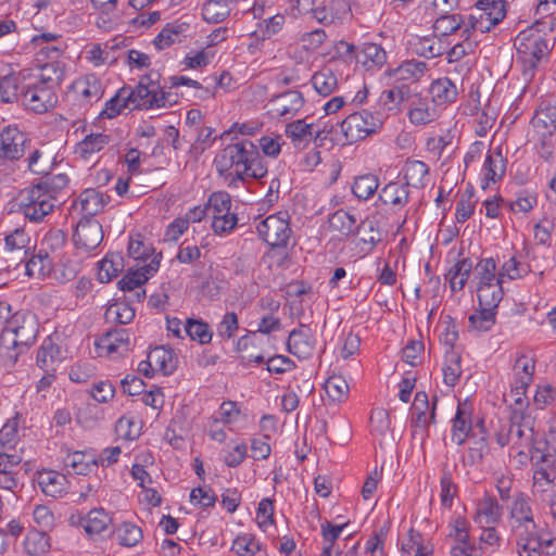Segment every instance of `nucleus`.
Segmentation results:
<instances>
[{
    "mask_svg": "<svg viewBox=\"0 0 556 556\" xmlns=\"http://www.w3.org/2000/svg\"><path fill=\"white\" fill-rule=\"evenodd\" d=\"M38 332L37 316L29 311H18L5 321L0 338L2 348L14 352L10 358L15 362L20 354L35 343Z\"/></svg>",
    "mask_w": 556,
    "mask_h": 556,
    "instance_id": "obj_1",
    "label": "nucleus"
},
{
    "mask_svg": "<svg viewBox=\"0 0 556 556\" xmlns=\"http://www.w3.org/2000/svg\"><path fill=\"white\" fill-rule=\"evenodd\" d=\"M257 156V147L250 140H240L227 144L214 159V166L220 176H233L240 181L247 180V166L250 157Z\"/></svg>",
    "mask_w": 556,
    "mask_h": 556,
    "instance_id": "obj_2",
    "label": "nucleus"
},
{
    "mask_svg": "<svg viewBox=\"0 0 556 556\" xmlns=\"http://www.w3.org/2000/svg\"><path fill=\"white\" fill-rule=\"evenodd\" d=\"M160 73L157 71H150L148 74L142 75L135 89L130 87L121 88L111 99L104 104H165L169 92L165 91V87L160 84Z\"/></svg>",
    "mask_w": 556,
    "mask_h": 556,
    "instance_id": "obj_3",
    "label": "nucleus"
},
{
    "mask_svg": "<svg viewBox=\"0 0 556 556\" xmlns=\"http://www.w3.org/2000/svg\"><path fill=\"white\" fill-rule=\"evenodd\" d=\"M514 45L517 50L518 59L525 66V73L531 72V75L542 58L551 50L547 40L539 30L533 28L520 31Z\"/></svg>",
    "mask_w": 556,
    "mask_h": 556,
    "instance_id": "obj_4",
    "label": "nucleus"
},
{
    "mask_svg": "<svg viewBox=\"0 0 556 556\" xmlns=\"http://www.w3.org/2000/svg\"><path fill=\"white\" fill-rule=\"evenodd\" d=\"M478 279L477 296L480 304L494 305L503 299L502 278L496 274V263L493 257L480 260L475 267Z\"/></svg>",
    "mask_w": 556,
    "mask_h": 556,
    "instance_id": "obj_5",
    "label": "nucleus"
},
{
    "mask_svg": "<svg viewBox=\"0 0 556 556\" xmlns=\"http://www.w3.org/2000/svg\"><path fill=\"white\" fill-rule=\"evenodd\" d=\"M507 2L505 0H478L477 11L468 15L467 28L464 34L490 31L506 16Z\"/></svg>",
    "mask_w": 556,
    "mask_h": 556,
    "instance_id": "obj_6",
    "label": "nucleus"
},
{
    "mask_svg": "<svg viewBox=\"0 0 556 556\" xmlns=\"http://www.w3.org/2000/svg\"><path fill=\"white\" fill-rule=\"evenodd\" d=\"M55 201L38 184L20 193V210L31 223H40L52 213Z\"/></svg>",
    "mask_w": 556,
    "mask_h": 556,
    "instance_id": "obj_7",
    "label": "nucleus"
},
{
    "mask_svg": "<svg viewBox=\"0 0 556 556\" xmlns=\"http://www.w3.org/2000/svg\"><path fill=\"white\" fill-rule=\"evenodd\" d=\"M258 236L271 248H286L292 230L287 212L267 216L257 225Z\"/></svg>",
    "mask_w": 556,
    "mask_h": 556,
    "instance_id": "obj_8",
    "label": "nucleus"
},
{
    "mask_svg": "<svg viewBox=\"0 0 556 556\" xmlns=\"http://www.w3.org/2000/svg\"><path fill=\"white\" fill-rule=\"evenodd\" d=\"M30 140L16 126H7L0 132V160L17 161L26 152Z\"/></svg>",
    "mask_w": 556,
    "mask_h": 556,
    "instance_id": "obj_9",
    "label": "nucleus"
},
{
    "mask_svg": "<svg viewBox=\"0 0 556 556\" xmlns=\"http://www.w3.org/2000/svg\"><path fill=\"white\" fill-rule=\"evenodd\" d=\"M520 556H541L540 536L535 521L510 523Z\"/></svg>",
    "mask_w": 556,
    "mask_h": 556,
    "instance_id": "obj_10",
    "label": "nucleus"
},
{
    "mask_svg": "<svg viewBox=\"0 0 556 556\" xmlns=\"http://www.w3.org/2000/svg\"><path fill=\"white\" fill-rule=\"evenodd\" d=\"M377 127V121L366 110L350 114L341 122V130L350 141H357L366 138L374 132Z\"/></svg>",
    "mask_w": 556,
    "mask_h": 556,
    "instance_id": "obj_11",
    "label": "nucleus"
},
{
    "mask_svg": "<svg viewBox=\"0 0 556 556\" xmlns=\"http://www.w3.org/2000/svg\"><path fill=\"white\" fill-rule=\"evenodd\" d=\"M103 240L101 224L90 217L79 220L73 235V241L78 250L90 252L98 248Z\"/></svg>",
    "mask_w": 556,
    "mask_h": 556,
    "instance_id": "obj_12",
    "label": "nucleus"
},
{
    "mask_svg": "<svg viewBox=\"0 0 556 556\" xmlns=\"http://www.w3.org/2000/svg\"><path fill=\"white\" fill-rule=\"evenodd\" d=\"M511 446L516 448L530 447L533 442L532 419L515 410L508 421Z\"/></svg>",
    "mask_w": 556,
    "mask_h": 556,
    "instance_id": "obj_13",
    "label": "nucleus"
},
{
    "mask_svg": "<svg viewBox=\"0 0 556 556\" xmlns=\"http://www.w3.org/2000/svg\"><path fill=\"white\" fill-rule=\"evenodd\" d=\"M316 340L312 330L301 325L298 329H293L288 338V351L301 359L308 358L315 349Z\"/></svg>",
    "mask_w": 556,
    "mask_h": 556,
    "instance_id": "obj_14",
    "label": "nucleus"
},
{
    "mask_svg": "<svg viewBox=\"0 0 556 556\" xmlns=\"http://www.w3.org/2000/svg\"><path fill=\"white\" fill-rule=\"evenodd\" d=\"M162 257V254L159 253L153 256V258L146 265H143L141 268L128 271L119 281L118 286L121 290L129 292L135 290L138 287L143 286L149 277H151L154 273L157 271L160 267V258Z\"/></svg>",
    "mask_w": 556,
    "mask_h": 556,
    "instance_id": "obj_15",
    "label": "nucleus"
},
{
    "mask_svg": "<svg viewBox=\"0 0 556 556\" xmlns=\"http://www.w3.org/2000/svg\"><path fill=\"white\" fill-rule=\"evenodd\" d=\"M190 24L187 21L177 20L167 23L160 34L154 38V46L157 50H163L176 42H181L188 37Z\"/></svg>",
    "mask_w": 556,
    "mask_h": 556,
    "instance_id": "obj_16",
    "label": "nucleus"
},
{
    "mask_svg": "<svg viewBox=\"0 0 556 556\" xmlns=\"http://www.w3.org/2000/svg\"><path fill=\"white\" fill-rule=\"evenodd\" d=\"M471 404L468 402L459 403L456 414L453 418L452 441L457 445H462L470 435L472 430Z\"/></svg>",
    "mask_w": 556,
    "mask_h": 556,
    "instance_id": "obj_17",
    "label": "nucleus"
},
{
    "mask_svg": "<svg viewBox=\"0 0 556 556\" xmlns=\"http://www.w3.org/2000/svg\"><path fill=\"white\" fill-rule=\"evenodd\" d=\"M130 340L127 329L116 328L108 331L97 342V348L100 352H105L106 355L114 353L123 354L129 351Z\"/></svg>",
    "mask_w": 556,
    "mask_h": 556,
    "instance_id": "obj_18",
    "label": "nucleus"
},
{
    "mask_svg": "<svg viewBox=\"0 0 556 556\" xmlns=\"http://www.w3.org/2000/svg\"><path fill=\"white\" fill-rule=\"evenodd\" d=\"M438 399L434 397L432 401L430 415L427 416L429 409L428 395L424 391H418L415 394V399L412 405V425L417 428L426 429L431 422L435 420V404Z\"/></svg>",
    "mask_w": 556,
    "mask_h": 556,
    "instance_id": "obj_19",
    "label": "nucleus"
},
{
    "mask_svg": "<svg viewBox=\"0 0 556 556\" xmlns=\"http://www.w3.org/2000/svg\"><path fill=\"white\" fill-rule=\"evenodd\" d=\"M37 481L41 491L54 498L62 496L67 488L66 476L54 470L39 471Z\"/></svg>",
    "mask_w": 556,
    "mask_h": 556,
    "instance_id": "obj_20",
    "label": "nucleus"
},
{
    "mask_svg": "<svg viewBox=\"0 0 556 556\" xmlns=\"http://www.w3.org/2000/svg\"><path fill=\"white\" fill-rule=\"evenodd\" d=\"M387 62V52L384 49L374 42H365L357 51V62L366 71H375L382 67Z\"/></svg>",
    "mask_w": 556,
    "mask_h": 556,
    "instance_id": "obj_21",
    "label": "nucleus"
},
{
    "mask_svg": "<svg viewBox=\"0 0 556 556\" xmlns=\"http://www.w3.org/2000/svg\"><path fill=\"white\" fill-rule=\"evenodd\" d=\"M60 362L61 350L59 345L53 341L52 338H46L37 352V366L42 369L43 372H51L56 370Z\"/></svg>",
    "mask_w": 556,
    "mask_h": 556,
    "instance_id": "obj_22",
    "label": "nucleus"
},
{
    "mask_svg": "<svg viewBox=\"0 0 556 556\" xmlns=\"http://www.w3.org/2000/svg\"><path fill=\"white\" fill-rule=\"evenodd\" d=\"M428 70L426 62L409 60L403 62L399 67L391 72L396 84L410 85L416 84Z\"/></svg>",
    "mask_w": 556,
    "mask_h": 556,
    "instance_id": "obj_23",
    "label": "nucleus"
},
{
    "mask_svg": "<svg viewBox=\"0 0 556 556\" xmlns=\"http://www.w3.org/2000/svg\"><path fill=\"white\" fill-rule=\"evenodd\" d=\"M503 515V508L494 497H484L477 504L475 521L480 527L496 525Z\"/></svg>",
    "mask_w": 556,
    "mask_h": 556,
    "instance_id": "obj_24",
    "label": "nucleus"
},
{
    "mask_svg": "<svg viewBox=\"0 0 556 556\" xmlns=\"http://www.w3.org/2000/svg\"><path fill=\"white\" fill-rule=\"evenodd\" d=\"M79 523L89 536H94L110 529L112 518L103 508H94L81 517Z\"/></svg>",
    "mask_w": 556,
    "mask_h": 556,
    "instance_id": "obj_25",
    "label": "nucleus"
},
{
    "mask_svg": "<svg viewBox=\"0 0 556 556\" xmlns=\"http://www.w3.org/2000/svg\"><path fill=\"white\" fill-rule=\"evenodd\" d=\"M63 463L68 472L73 475H87L93 467L98 466L97 457L85 451L67 453Z\"/></svg>",
    "mask_w": 556,
    "mask_h": 556,
    "instance_id": "obj_26",
    "label": "nucleus"
},
{
    "mask_svg": "<svg viewBox=\"0 0 556 556\" xmlns=\"http://www.w3.org/2000/svg\"><path fill=\"white\" fill-rule=\"evenodd\" d=\"M72 89L90 104L100 101L104 92L101 81L94 75H87L75 80L72 85Z\"/></svg>",
    "mask_w": 556,
    "mask_h": 556,
    "instance_id": "obj_27",
    "label": "nucleus"
},
{
    "mask_svg": "<svg viewBox=\"0 0 556 556\" xmlns=\"http://www.w3.org/2000/svg\"><path fill=\"white\" fill-rule=\"evenodd\" d=\"M355 233H359V242L362 251L365 254L372 252L375 247L382 240V231L379 228V223L375 219L366 218L357 225Z\"/></svg>",
    "mask_w": 556,
    "mask_h": 556,
    "instance_id": "obj_28",
    "label": "nucleus"
},
{
    "mask_svg": "<svg viewBox=\"0 0 556 556\" xmlns=\"http://www.w3.org/2000/svg\"><path fill=\"white\" fill-rule=\"evenodd\" d=\"M506 170L505 159L502 155L501 150L494 153H488L483 163L482 172V188L489 187L490 182H496L500 180Z\"/></svg>",
    "mask_w": 556,
    "mask_h": 556,
    "instance_id": "obj_29",
    "label": "nucleus"
},
{
    "mask_svg": "<svg viewBox=\"0 0 556 556\" xmlns=\"http://www.w3.org/2000/svg\"><path fill=\"white\" fill-rule=\"evenodd\" d=\"M408 197L409 190L405 184L391 181L380 190L378 199L386 205L401 208L408 202Z\"/></svg>",
    "mask_w": 556,
    "mask_h": 556,
    "instance_id": "obj_30",
    "label": "nucleus"
},
{
    "mask_svg": "<svg viewBox=\"0 0 556 556\" xmlns=\"http://www.w3.org/2000/svg\"><path fill=\"white\" fill-rule=\"evenodd\" d=\"M109 199L98 189L88 188L79 194L78 203L84 214L91 218L103 210Z\"/></svg>",
    "mask_w": 556,
    "mask_h": 556,
    "instance_id": "obj_31",
    "label": "nucleus"
},
{
    "mask_svg": "<svg viewBox=\"0 0 556 556\" xmlns=\"http://www.w3.org/2000/svg\"><path fill=\"white\" fill-rule=\"evenodd\" d=\"M432 102L434 104H451L457 99V87L447 77L434 80L429 89Z\"/></svg>",
    "mask_w": 556,
    "mask_h": 556,
    "instance_id": "obj_32",
    "label": "nucleus"
},
{
    "mask_svg": "<svg viewBox=\"0 0 556 556\" xmlns=\"http://www.w3.org/2000/svg\"><path fill=\"white\" fill-rule=\"evenodd\" d=\"M110 142V137L104 134H90L79 141L74 153L84 161H89L91 156L100 152Z\"/></svg>",
    "mask_w": 556,
    "mask_h": 556,
    "instance_id": "obj_33",
    "label": "nucleus"
},
{
    "mask_svg": "<svg viewBox=\"0 0 556 556\" xmlns=\"http://www.w3.org/2000/svg\"><path fill=\"white\" fill-rule=\"evenodd\" d=\"M501 301L494 305H484L479 303V309L469 316L470 328L477 331H489L495 324L496 308Z\"/></svg>",
    "mask_w": 556,
    "mask_h": 556,
    "instance_id": "obj_34",
    "label": "nucleus"
},
{
    "mask_svg": "<svg viewBox=\"0 0 556 556\" xmlns=\"http://www.w3.org/2000/svg\"><path fill=\"white\" fill-rule=\"evenodd\" d=\"M472 270V261L469 257L457 261L447 271L445 278L450 282L453 292L460 291L465 287Z\"/></svg>",
    "mask_w": 556,
    "mask_h": 556,
    "instance_id": "obj_35",
    "label": "nucleus"
},
{
    "mask_svg": "<svg viewBox=\"0 0 556 556\" xmlns=\"http://www.w3.org/2000/svg\"><path fill=\"white\" fill-rule=\"evenodd\" d=\"M468 15L462 14H443L437 15L433 24L434 31L441 36H448L457 30H465L467 28Z\"/></svg>",
    "mask_w": 556,
    "mask_h": 556,
    "instance_id": "obj_36",
    "label": "nucleus"
},
{
    "mask_svg": "<svg viewBox=\"0 0 556 556\" xmlns=\"http://www.w3.org/2000/svg\"><path fill=\"white\" fill-rule=\"evenodd\" d=\"M30 102H40L41 104H56L58 97L52 90L51 85H42L41 81L38 85L27 86L24 89L22 104Z\"/></svg>",
    "mask_w": 556,
    "mask_h": 556,
    "instance_id": "obj_37",
    "label": "nucleus"
},
{
    "mask_svg": "<svg viewBox=\"0 0 556 556\" xmlns=\"http://www.w3.org/2000/svg\"><path fill=\"white\" fill-rule=\"evenodd\" d=\"M286 134L298 149H304L314 139L312 125L304 119L294 121L286 126Z\"/></svg>",
    "mask_w": 556,
    "mask_h": 556,
    "instance_id": "obj_38",
    "label": "nucleus"
},
{
    "mask_svg": "<svg viewBox=\"0 0 556 556\" xmlns=\"http://www.w3.org/2000/svg\"><path fill=\"white\" fill-rule=\"evenodd\" d=\"M27 89L26 85H18L17 78L8 75L0 79V101L3 103H21L24 93Z\"/></svg>",
    "mask_w": 556,
    "mask_h": 556,
    "instance_id": "obj_39",
    "label": "nucleus"
},
{
    "mask_svg": "<svg viewBox=\"0 0 556 556\" xmlns=\"http://www.w3.org/2000/svg\"><path fill=\"white\" fill-rule=\"evenodd\" d=\"M429 175V166L422 161H407L404 169L405 185L414 188H422Z\"/></svg>",
    "mask_w": 556,
    "mask_h": 556,
    "instance_id": "obj_40",
    "label": "nucleus"
},
{
    "mask_svg": "<svg viewBox=\"0 0 556 556\" xmlns=\"http://www.w3.org/2000/svg\"><path fill=\"white\" fill-rule=\"evenodd\" d=\"M329 228L338 231L344 237L355 233L357 228L356 218L344 210H338L328 219Z\"/></svg>",
    "mask_w": 556,
    "mask_h": 556,
    "instance_id": "obj_41",
    "label": "nucleus"
},
{
    "mask_svg": "<svg viewBox=\"0 0 556 556\" xmlns=\"http://www.w3.org/2000/svg\"><path fill=\"white\" fill-rule=\"evenodd\" d=\"M150 362L164 375H169L176 369V358L170 349L156 346L148 354Z\"/></svg>",
    "mask_w": 556,
    "mask_h": 556,
    "instance_id": "obj_42",
    "label": "nucleus"
},
{
    "mask_svg": "<svg viewBox=\"0 0 556 556\" xmlns=\"http://www.w3.org/2000/svg\"><path fill=\"white\" fill-rule=\"evenodd\" d=\"M230 13L226 0H208L202 7V17L207 23L217 24L225 21Z\"/></svg>",
    "mask_w": 556,
    "mask_h": 556,
    "instance_id": "obj_43",
    "label": "nucleus"
},
{
    "mask_svg": "<svg viewBox=\"0 0 556 556\" xmlns=\"http://www.w3.org/2000/svg\"><path fill=\"white\" fill-rule=\"evenodd\" d=\"M379 187V179L372 174H365L354 179L352 192L359 200L371 198Z\"/></svg>",
    "mask_w": 556,
    "mask_h": 556,
    "instance_id": "obj_44",
    "label": "nucleus"
},
{
    "mask_svg": "<svg viewBox=\"0 0 556 556\" xmlns=\"http://www.w3.org/2000/svg\"><path fill=\"white\" fill-rule=\"evenodd\" d=\"M52 269V260L47 251L40 250L33 255L26 263V274L29 277H43L50 274Z\"/></svg>",
    "mask_w": 556,
    "mask_h": 556,
    "instance_id": "obj_45",
    "label": "nucleus"
},
{
    "mask_svg": "<svg viewBox=\"0 0 556 556\" xmlns=\"http://www.w3.org/2000/svg\"><path fill=\"white\" fill-rule=\"evenodd\" d=\"M184 332L190 337L191 340L198 341L200 344L210 343L212 340V331L210 326L201 320L188 318L184 325Z\"/></svg>",
    "mask_w": 556,
    "mask_h": 556,
    "instance_id": "obj_46",
    "label": "nucleus"
},
{
    "mask_svg": "<svg viewBox=\"0 0 556 556\" xmlns=\"http://www.w3.org/2000/svg\"><path fill=\"white\" fill-rule=\"evenodd\" d=\"M532 125L552 136L556 129V106H539L532 117Z\"/></svg>",
    "mask_w": 556,
    "mask_h": 556,
    "instance_id": "obj_47",
    "label": "nucleus"
},
{
    "mask_svg": "<svg viewBox=\"0 0 556 556\" xmlns=\"http://www.w3.org/2000/svg\"><path fill=\"white\" fill-rule=\"evenodd\" d=\"M380 100L387 102H407L408 104H417V94L412 92V89L406 84H397L391 89L384 90L381 93Z\"/></svg>",
    "mask_w": 556,
    "mask_h": 556,
    "instance_id": "obj_48",
    "label": "nucleus"
},
{
    "mask_svg": "<svg viewBox=\"0 0 556 556\" xmlns=\"http://www.w3.org/2000/svg\"><path fill=\"white\" fill-rule=\"evenodd\" d=\"M123 269V258L118 254L105 256L99 263L98 278L101 282H109Z\"/></svg>",
    "mask_w": 556,
    "mask_h": 556,
    "instance_id": "obj_49",
    "label": "nucleus"
},
{
    "mask_svg": "<svg viewBox=\"0 0 556 556\" xmlns=\"http://www.w3.org/2000/svg\"><path fill=\"white\" fill-rule=\"evenodd\" d=\"M444 383L454 387L462 375L460 355L455 351H446L443 366Z\"/></svg>",
    "mask_w": 556,
    "mask_h": 556,
    "instance_id": "obj_50",
    "label": "nucleus"
},
{
    "mask_svg": "<svg viewBox=\"0 0 556 556\" xmlns=\"http://www.w3.org/2000/svg\"><path fill=\"white\" fill-rule=\"evenodd\" d=\"M121 545L131 547L142 540V530L132 522L124 521L115 530Z\"/></svg>",
    "mask_w": 556,
    "mask_h": 556,
    "instance_id": "obj_51",
    "label": "nucleus"
},
{
    "mask_svg": "<svg viewBox=\"0 0 556 556\" xmlns=\"http://www.w3.org/2000/svg\"><path fill=\"white\" fill-rule=\"evenodd\" d=\"M135 308L128 302H115L111 304L106 312L105 318L119 325H127L135 318Z\"/></svg>",
    "mask_w": 556,
    "mask_h": 556,
    "instance_id": "obj_52",
    "label": "nucleus"
},
{
    "mask_svg": "<svg viewBox=\"0 0 556 556\" xmlns=\"http://www.w3.org/2000/svg\"><path fill=\"white\" fill-rule=\"evenodd\" d=\"M40 81L42 85H59L64 76V64L58 60L48 61L39 65Z\"/></svg>",
    "mask_w": 556,
    "mask_h": 556,
    "instance_id": "obj_53",
    "label": "nucleus"
},
{
    "mask_svg": "<svg viewBox=\"0 0 556 556\" xmlns=\"http://www.w3.org/2000/svg\"><path fill=\"white\" fill-rule=\"evenodd\" d=\"M514 381L521 384H530L533 379L534 361L527 355L516 358L514 367Z\"/></svg>",
    "mask_w": 556,
    "mask_h": 556,
    "instance_id": "obj_54",
    "label": "nucleus"
},
{
    "mask_svg": "<svg viewBox=\"0 0 556 556\" xmlns=\"http://www.w3.org/2000/svg\"><path fill=\"white\" fill-rule=\"evenodd\" d=\"M533 513L530 506V500L523 494H519L510 509V523L533 521Z\"/></svg>",
    "mask_w": 556,
    "mask_h": 556,
    "instance_id": "obj_55",
    "label": "nucleus"
},
{
    "mask_svg": "<svg viewBox=\"0 0 556 556\" xmlns=\"http://www.w3.org/2000/svg\"><path fill=\"white\" fill-rule=\"evenodd\" d=\"M24 544L30 556H40L50 548L49 538L42 531H30L26 535Z\"/></svg>",
    "mask_w": 556,
    "mask_h": 556,
    "instance_id": "obj_56",
    "label": "nucleus"
},
{
    "mask_svg": "<svg viewBox=\"0 0 556 556\" xmlns=\"http://www.w3.org/2000/svg\"><path fill=\"white\" fill-rule=\"evenodd\" d=\"M325 391L332 402H342L348 397L349 384L341 376H331L325 382Z\"/></svg>",
    "mask_w": 556,
    "mask_h": 556,
    "instance_id": "obj_57",
    "label": "nucleus"
},
{
    "mask_svg": "<svg viewBox=\"0 0 556 556\" xmlns=\"http://www.w3.org/2000/svg\"><path fill=\"white\" fill-rule=\"evenodd\" d=\"M154 253V249L144 242L140 233L129 237L128 255L136 261H146Z\"/></svg>",
    "mask_w": 556,
    "mask_h": 556,
    "instance_id": "obj_58",
    "label": "nucleus"
},
{
    "mask_svg": "<svg viewBox=\"0 0 556 556\" xmlns=\"http://www.w3.org/2000/svg\"><path fill=\"white\" fill-rule=\"evenodd\" d=\"M238 556H254L261 549L260 543L251 534L238 535L231 546Z\"/></svg>",
    "mask_w": 556,
    "mask_h": 556,
    "instance_id": "obj_59",
    "label": "nucleus"
},
{
    "mask_svg": "<svg viewBox=\"0 0 556 556\" xmlns=\"http://www.w3.org/2000/svg\"><path fill=\"white\" fill-rule=\"evenodd\" d=\"M478 126L476 134L479 137H484L488 131L494 126L498 112L495 106H483L480 112H476Z\"/></svg>",
    "mask_w": 556,
    "mask_h": 556,
    "instance_id": "obj_60",
    "label": "nucleus"
},
{
    "mask_svg": "<svg viewBox=\"0 0 556 556\" xmlns=\"http://www.w3.org/2000/svg\"><path fill=\"white\" fill-rule=\"evenodd\" d=\"M283 23L285 16L281 14H276L265 18L260 23V28L254 33V36H256L261 41L269 39L281 29Z\"/></svg>",
    "mask_w": 556,
    "mask_h": 556,
    "instance_id": "obj_61",
    "label": "nucleus"
},
{
    "mask_svg": "<svg viewBox=\"0 0 556 556\" xmlns=\"http://www.w3.org/2000/svg\"><path fill=\"white\" fill-rule=\"evenodd\" d=\"M207 211L214 215L228 214L231 208V197L226 191L213 192L207 201Z\"/></svg>",
    "mask_w": 556,
    "mask_h": 556,
    "instance_id": "obj_62",
    "label": "nucleus"
},
{
    "mask_svg": "<svg viewBox=\"0 0 556 556\" xmlns=\"http://www.w3.org/2000/svg\"><path fill=\"white\" fill-rule=\"evenodd\" d=\"M529 271V266L516 260L515 256L508 258L501 267L498 275L502 278V283L504 282V278H508L509 280L522 278Z\"/></svg>",
    "mask_w": 556,
    "mask_h": 556,
    "instance_id": "obj_63",
    "label": "nucleus"
},
{
    "mask_svg": "<svg viewBox=\"0 0 556 556\" xmlns=\"http://www.w3.org/2000/svg\"><path fill=\"white\" fill-rule=\"evenodd\" d=\"M312 81L315 90L321 96H329L337 86V78L330 71L315 73Z\"/></svg>",
    "mask_w": 556,
    "mask_h": 556,
    "instance_id": "obj_64",
    "label": "nucleus"
}]
</instances>
